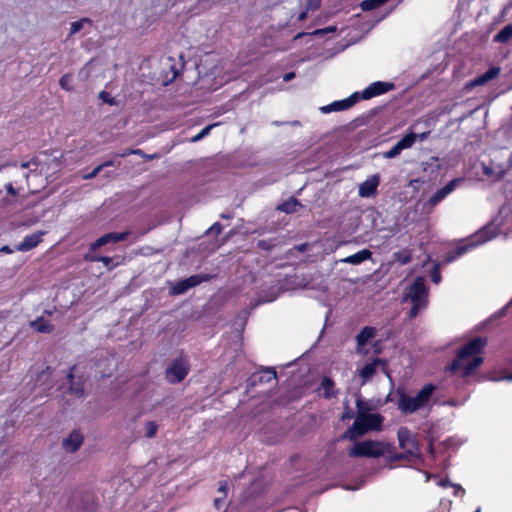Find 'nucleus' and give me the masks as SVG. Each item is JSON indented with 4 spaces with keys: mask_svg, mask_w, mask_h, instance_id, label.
<instances>
[{
    "mask_svg": "<svg viewBox=\"0 0 512 512\" xmlns=\"http://www.w3.org/2000/svg\"><path fill=\"white\" fill-rule=\"evenodd\" d=\"M333 385V382L329 378H324L322 380L321 389L325 398L329 399L335 396Z\"/></svg>",
    "mask_w": 512,
    "mask_h": 512,
    "instance_id": "obj_27",
    "label": "nucleus"
},
{
    "mask_svg": "<svg viewBox=\"0 0 512 512\" xmlns=\"http://www.w3.org/2000/svg\"><path fill=\"white\" fill-rule=\"evenodd\" d=\"M159 429V424L154 420H147L143 424L144 437L151 439L156 436Z\"/></svg>",
    "mask_w": 512,
    "mask_h": 512,
    "instance_id": "obj_24",
    "label": "nucleus"
},
{
    "mask_svg": "<svg viewBox=\"0 0 512 512\" xmlns=\"http://www.w3.org/2000/svg\"><path fill=\"white\" fill-rule=\"evenodd\" d=\"M447 403H448L449 405H452V406H457V405H459V404H458L457 402H455V401H448Z\"/></svg>",
    "mask_w": 512,
    "mask_h": 512,
    "instance_id": "obj_52",
    "label": "nucleus"
},
{
    "mask_svg": "<svg viewBox=\"0 0 512 512\" xmlns=\"http://www.w3.org/2000/svg\"><path fill=\"white\" fill-rule=\"evenodd\" d=\"M6 189H7L8 193H10L11 195L16 194V190L14 189V187L11 183L6 185Z\"/></svg>",
    "mask_w": 512,
    "mask_h": 512,
    "instance_id": "obj_46",
    "label": "nucleus"
},
{
    "mask_svg": "<svg viewBox=\"0 0 512 512\" xmlns=\"http://www.w3.org/2000/svg\"><path fill=\"white\" fill-rule=\"evenodd\" d=\"M431 280L435 283V284H438L441 280V275H440V272L438 270V268H435L432 272V275H431Z\"/></svg>",
    "mask_w": 512,
    "mask_h": 512,
    "instance_id": "obj_41",
    "label": "nucleus"
},
{
    "mask_svg": "<svg viewBox=\"0 0 512 512\" xmlns=\"http://www.w3.org/2000/svg\"><path fill=\"white\" fill-rule=\"evenodd\" d=\"M463 182V178H456L450 181L441 189L437 190L427 201V205L435 207L441 201H443L448 195H450L459 185Z\"/></svg>",
    "mask_w": 512,
    "mask_h": 512,
    "instance_id": "obj_10",
    "label": "nucleus"
},
{
    "mask_svg": "<svg viewBox=\"0 0 512 512\" xmlns=\"http://www.w3.org/2000/svg\"><path fill=\"white\" fill-rule=\"evenodd\" d=\"M500 73L499 67H491L488 71H486L484 74L480 75L476 79H474L471 82V86H479L484 85L488 81L496 78Z\"/></svg>",
    "mask_w": 512,
    "mask_h": 512,
    "instance_id": "obj_21",
    "label": "nucleus"
},
{
    "mask_svg": "<svg viewBox=\"0 0 512 512\" xmlns=\"http://www.w3.org/2000/svg\"><path fill=\"white\" fill-rule=\"evenodd\" d=\"M129 235V232H122V233H107L100 238H98L94 243L91 244L90 249L92 251H95L99 247L106 245L108 243H116L123 241L127 238Z\"/></svg>",
    "mask_w": 512,
    "mask_h": 512,
    "instance_id": "obj_17",
    "label": "nucleus"
},
{
    "mask_svg": "<svg viewBox=\"0 0 512 512\" xmlns=\"http://www.w3.org/2000/svg\"><path fill=\"white\" fill-rule=\"evenodd\" d=\"M102 165H104V168H105V167L114 165V162L113 161H107V162L103 163Z\"/></svg>",
    "mask_w": 512,
    "mask_h": 512,
    "instance_id": "obj_50",
    "label": "nucleus"
},
{
    "mask_svg": "<svg viewBox=\"0 0 512 512\" xmlns=\"http://www.w3.org/2000/svg\"><path fill=\"white\" fill-rule=\"evenodd\" d=\"M387 1L388 0H364L361 2L360 7L363 11H370L381 6Z\"/></svg>",
    "mask_w": 512,
    "mask_h": 512,
    "instance_id": "obj_28",
    "label": "nucleus"
},
{
    "mask_svg": "<svg viewBox=\"0 0 512 512\" xmlns=\"http://www.w3.org/2000/svg\"><path fill=\"white\" fill-rule=\"evenodd\" d=\"M222 230V227L219 223H215L211 228L210 231L215 232L216 234H219Z\"/></svg>",
    "mask_w": 512,
    "mask_h": 512,
    "instance_id": "obj_42",
    "label": "nucleus"
},
{
    "mask_svg": "<svg viewBox=\"0 0 512 512\" xmlns=\"http://www.w3.org/2000/svg\"><path fill=\"white\" fill-rule=\"evenodd\" d=\"M391 446L379 441H363L357 442L350 449L349 455L352 457H371L377 458L390 452Z\"/></svg>",
    "mask_w": 512,
    "mask_h": 512,
    "instance_id": "obj_6",
    "label": "nucleus"
},
{
    "mask_svg": "<svg viewBox=\"0 0 512 512\" xmlns=\"http://www.w3.org/2000/svg\"><path fill=\"white\" fill-rule=\"evenodd\" d=\"M293 77H294V73H293V72H290V73H287V74H285V75H284L283 80H284L285 82H288V81H290Z\"/></svg>",
    "mask_w": 512,
    "mask_h": 512,
    "instance_id": "obj_47",
    "label": "nucleus"
},
{
    "mask_svg": "<svg viewBox=\"0 0 512 512\" xmlns=\"http://www.w3.org/2000/svg\"><path fill=\"white\" fill-rule=\"evenodd\" d=\"M436 391V386L428 383L425 384L416 394L399 393L398 409L403 414H413L419 410L426 409L430 406L432 396Z\"/></svg>",
    "mask_w": 512,
    "mask_h": 512,
    "instance_id": "obj_3",
    "label": "nucleus"
},
{
    "mask_svg": "<svg viewBox=\"0 0 512 512\" xmlns=\"http://www.w3.org/2000/svg\"><path fill=\"white\" fill-rule=\"evenodd\" d=\"M110 362H111L112 364H115V361H114V359H113V358H112V359H110Z\"/></svg>",
    "mask_w": 512,
    "mask_h": 512,
    "instance_id": "obj_57",
    "label": "nucleus"
},
{
    "mask_svg": "<svg viewBox=\"0 0 512 512\" xmlns=\"http://www.w3.org/2000/svg\"><path fill=\"white\" fill-rule=\"evenodd\" d=\"M322 0H306V9L307 11H314L318 9L321 5Z\"/></svg>",
    "mask_w": 512,
    "mask_h": 512,
    "instance_id": "obj_38",
    "label": "nucleus"
},
{
    "mask_svg": "<svg viewBox=\"0 0 512 512\" xmlns=\"http://www.w3.org/2000/svg\"><path fill=\"white\" fill-rule=\"evenodd\" d=\"M395 261L404 265L411 261V255L408 252H396L393 254Z\"/></svg>",
    "mask_w": 512,
    "mask_h": 512,
    "instance_id": "obj_32",
    "label": "nucleus"
},
{
    "mask_svg": "<svg viewBox=\"0 0 512 512\" xmlns=\"http://www.w3.org/2000/svg\"><path fill=\"white\" fill-rule=\"evenodd\" d=\"M483 172L486 176L494 178V179H500L503 177V170L500 168L494 169L492 167L483 165Z\"/></svg>",
    "mask_w": 512,
    "mask_h": 512,
    "instance_id": "obj_29",
    "label": "nucleus"
},
{
    "mask_svg": "<svg viewBox=\"0 0 512 512\" xmlns=\"http://www.w3.org/2000/svg\"><path fill=\"white\" fill-rule=\"evenodd\" d=\"M454 487V490H455V495H463L464 494V489L459 486V485H453Z\"/></svg>",
    "mask_w": 512,
    "mask_h": 512,
    "instance_id": "obj_44",
    "label": "nucleus"
},
{
    "mask_svg": "<svg viewBox=\"0 0 512 512\" xmlns=\"http://www.w3.org/2000/svg\"><path fill=\"white\" fill-rule=\"evenodd\" d=\"M335 31H336V26H329V27H326L323 29H317V30L313 31L312 35L319 36V35H324L327 33H333Z\"/></svg>",
    "mask_w": 512,
    "mask_h": 512,
    "instance_id": "obj_39",
    "label": "nucleus"
},
{
    "mask_svg": "<svg viewBox=\"0 0 512 512\" xmlns=\"http://www.w3.org/2000/svg\"><path fill=\"white\" fill-rule=\"evenodd\" d=\"M307 12H308V11L306 10L305 12L300 13V14L298 15V20H299V21H304V20L306 19V17H307Z\"/></svg>",
    "mask_w": 512,
    "mask_h": 512,
    "instance_id": "obj_48",
    "label": "nucleus"
},
{
    "mask_svg": "<svg viewBox=\"0 0 512 512\" xmlns=\"http://www.w3.org/2000/svg\"><path fill=\"white\" fill-rule=\"evenodd\" d=\"M0 252H2V253H11L12 250L10 249L9 246H3V247L0 248Z\"/></svg>",
    "mask_w": 512,
    "mask_h": 512,
    "instance_id": "obj_49",
    "label": "nucleus"
},
{
    "mask_svg": "<svg viewBox=\"0 0 512 512\" xmlns=\"http://www.w3.org/2000/svg\"><path fill=\"white\" fill-rule=\"evenodd\" d=\"M104 168V165H98L96 168H94L90 173L88 174H84L82 176L83 179L85 180H88V179H93L95 178Z\"/></svg>",
    "mask_w": 512,
    "mask_h": 512,
    "instance_id": "obj_37",
    "label": "nucleus"
},
{
    "mask_svg": "<svg viewBox=\"0 0 512 512\" xmlns=\"http://www.w3.org/2000/svg\"><path fill=\"white\" fill-rule=\"evenodd\" d=\"M84 442V436L79 430L71 431L61 441V447L66 453L77 452Z\"/></svg>",
    "mask_w": 512,
    "mask_h": 512,
    "instance_id": "obj_13",
    "label": "nucleus"
},
{
    "mask_svg": "<svg viewBox=\"0 0 512 512\" xmlns=\"http://www.w3.org/2000/svg\"><path fill=\"white\" fill-rule=\"evenodd\" d=\"M397 438L399 446L404 452L412 458H418L420 456V448L416 438V435L412 433L408 428L401 427L397 432Z\"/></svg>",
    "mask_w": 512,
    "mask_h": 512,
    "instance_id": "obj_7",
    "label": "nucleus"
},
{
    "mask_svg": "<svg viewBox=\"0 0 512 512\" xmlns=\"http://www.w3.org/2000/svg\"><path fill=\"white\" fill-rule=\"evenodd\" d=\"M86 23H90V20L87 19V18H83L79 21H75L71 24V28H70V34H76L78 33L82 28L83 26L86 24Z\"/></svg>",
    "mask_w": 512,
    "mask_h": 512,
    "instance_id": "obj_34",
    "label": "nucleus"
},
{
    "mask_svg": "<svg viewBox=\"0 0 512 512\" xmlns=\"http://www.w3.org/2000/svg\"><path fill=\"white\" fill-rule=\"evenodd\" d=\"M188 373L187 361L183 358L175 360L166 370V378L170 383L182 381Z\"/></svg>",
    "mask_w": 512,
    "mask_h": 512,
    "instance_id": "obj_9",
    "label": "nucleus"
},
{
    "mask_svg": "<svg viewBox=\"0 0 512 512\" xmlns=\"http://www.w3.org/2000/svg\"><path fill=\"white\" fill-rule=\"evenodd\" d=\"M100 97L105 101V102H108L109 104H113V100L110 99L108 97V94H106L105 92H101L100 93Z\"/></svg>",
    "mask_w": 512,
    "mask_h": 512,
    "instance_id": "obj_45",
    "label": "nucleus"
},
{
    "mask_svg": "<svg viewBox=\"0 0 512 512\" xmlns=\"http://www.w3.org/2000/svg\"><path fill=\"white\" fill-rule=\"evenodd\" d=\"M383 421V416L378 413L367 412L364 410L363 403L357 401V417L344 436L350 440H355L369 431H379L382 428Z\"/></svg>",
    "mask_w": 512,
    "mask_h": 512,
    "instance_id": "obj_2",
    "label": "nucleus"
},
{
    "mask_svg": "<svg viewBox=\"0 0 512 512\" xmlns=\"http://www.w3.org/2000/svg\"><path fill=\"white\" fill-rule=\"evenodd\" d=\"M217 125H218V123H214V124L206 126L198 134H196L195 136L192 137L191 142H198V141L202 140L204 137H206L210 133L211 129Z\"/></svg>",
    "mask_w": 512,
    "mask_h": 512,
    "instance_id": "obj_31",
    "label": "nucleus"
},
{
    "mask_svg": "<svg viewBox=\"0 0 512 512\" xmlns=\"http://www.w3.org/2000/svg\"><path fill=\"white\" fill-rule=\"evenodd\" d=\"M259 381L266 383L276 381V372L273 369L263 370L259 375Z\"/></svg>",
    "mask_w": 512,
    "mask_h": 512,
    "instance_id": "obj_30",
    "label": "nucleus"
},
{
    "mask_svg": "<svg viewBox=\"0 0 512 512\" xmlns=\"http://www.w3.org/2000/svg\"><path fill=\"white\" fill-rule=\"evenodd\" d=\"M411 460L412 457H409L405 452L404 453H398L391 457V461H401V460Z\"/></svg>",
    "mask_w": 512,
    "mask_h": 512,
    "instance_id": "obj_40",
    "label": "nucleus"
},
{
    "mask_svg": "<svg viewBox=\"0 0 512 512\" xmlns=\"http://www.w3.org/2000/svg\"><path fill=\"white\" fill-rule=\"evenodd\" d=\"M303 35H304L303 33H299V34H297V35H296V38H300V37H302Z\"/></svg>",
    "mask_w": 512,
    "mask_h": 512,
    "instance_id": "obj_55",
    "label": "nucleus"
},
{
    "mask_svg": "<svg viewBox=\"0 0 512 512\" xmlns=\"http://www.w3.org/2000/svg\"><path fill=\"white\" fill-rule=\"evenodd\" d=\"M379 368L386 373V362L379 358H375L371 362L365 364L362 368L358 369V375L362 380L361 384L368 382Z\"/></svg>",
    "mask_w": 512,
    "mask_h": 512,
    "instance_id": "obj_12",
    "label": "nucleus"
},
{
    "mask_svg": "<svg viewBox=\"0 0 512 512\" xmlns=\"http://www.w3.org/2000/svg\"><path fill=\"white\" fill-rule=\"evenodd\" d=\"M380 183V177L379 175L375 174L370 176L368 179H366L363 183L359 185L358 194L361 197H371L373 196L376 191L377 187Z\"/></svg>",
    "mask_w": 512,
    "mask_h": 512,
    "instance_id": "obj_16",
    "label": "nucleus"
},
{
    "mask_svg": "<svg viewBox=\"0 0 512 512\" xmlns=\"http://www.w3.org/2000/svg\"><path fill=\"white\" fill-rule=\"evenodd\" d=\"M486 343V339L482 337H476L467 343L458 352L455 361L451 365V370L458 372L463 377L473 373L483 362L479 353L485 347Z\"/></svg>",
    "mask_w": 512,
    "mask_h": 512,
    "instance_id": "obj_1",
    "label": "nucleus"
},
{
    "mask_svg": "<svg viewBox=\"0 0 512 512\" xmlns=\"http://www.w3.org/2000/svg\"><path fill=\"white\" fill-rule=\"evenodd\" d=\"M490 380L491 381H494V382H499V381H508V382H512V373H502V374H498V373H493L491 376H490Z\"/></svg>",
    "mask_w": 512,
    "mask_h": 512,
    "instance_id": "obj_33",
    "label": "nucleus"
},
{
    "mask_svg": "<svg viewBox=\"0 0 512 512\" xmlns=\"http://www.w3.org/2000/svg\"><path fill=\"white\" fill-rule=\"evenodd\" d=\"M375 336V329L372 327H365L357 336V348L361 351L363 347Z\"/></svg>",
    "mask_w": 512,
    "mask_h": 512,
    "instance_id": "obj_22",
    "label": "nucleus"
},
{
    "mask_svg": "<svg viewBox=\"0 0 512 512\" xmlns=\"http://www.w3.org/2000/svg\"><path fill=\"white\" fill-rule=\"evenodd\" d=\"M30 326L39 333H51L54 330V326L44 316L31 321Z\"/></svg>",
    "mask_w": 512,
    "mask_h": 512,
    "instance_id": "obj_20",
    "label": "nucleus"
},
{
    "mask_svg": "<svg viewBox=\"0 0 512 512\" xmlns=\"http://www.w3.org/2000/svg\"><path fill=\"white\" fill-rule=\"evenodd\" d=\"M428 289L422 277L416 278L410 286L408 292L404 296V301H410L412 308L409 312L410 318H414L417 314L427 307Z\"/></svg>",
    "mask_w": 512,
    "mask_h": 512,
    "instance_id": "obj_4",
    "label": "nucleus"
},
{
    "mask_svg": "<svg viewBox=\"0 0 512 512\" xmlns=\"http://www.w3.org/2000/svg\"><path fill=\"white\" fill-rule=\"evenodd\" d=\"M372 252L368 249H363L353 255L347 256L340 260L342 263L358 265L362 262L371 259Z\"/></svg>",
    "mask_w": 512,
    "mask_h": 512,
    "instance_id": "obj_19",
    "label": "nucleus"
},
{
    "mask_svg": "<svg viewBox=\"0 0 512 512\" xmlns=\"http://www.w3.org/2000/svg\"><path fill=\"white\" fill-rule=\"evenodd\" d=\"M351 415L350 413L346 412L343 414L342 418L345 419V418H349Z\"/></svg>",
    "mask_w": 512,
    "mask_h": 512,
    "instance_id": "obj_53",
    "label": "nucleus"
},
{
    "mask_svg": "<svg viewBox=\"0 0 512 512\" xmlns=\"http://www.w3.org/2000/svg\"><path fill=\"white\" fill-rule=\"evenodd\" d=\"M360 98L358 92L353 93L348 98L343 100L334 101L328 105L320 107V111L324 114H328L336 111H344L351 108Z\"/></svg>",
    "mask_w": 512,
    "mask_h": 512,
    "instance_id": "obj_11",
    "label": "nucleus"
},
{
    "mask_svg": "<svg viewBox=\"0 0 512 512\" xmlns=\"http://www.w3.org/2000/svg\"><path fill=\"white\" fill-rule=\"evenodd\" d=\"M129 154H130L129 151H125V152L121 153L120 156L121 157H125V156H127Z\"/></svg>",
    "mask_w": 512,
    "mask_h": 512,
    "instance_id": "obj_54",
    "label": "nucleus"
},
{
    "mask_svg": "<svg viewBox=\"0 0 512 512\" xmlns=\"http://www.w3.org/2000/svg\"><path fill=\"white\" fill-rule=\"evenodd\" d=\"M299 206H301L300 203L296 199L291 198V199L283 202L281 205H279L278 209L285 213H293V212L297 211V208Z\"/></svg>",
    "mask_w": 512,
    "mask_h": 512,
    "instance_id": "obj_26",
    "label": "nucleus"
},
{
    "mask_svg": "<svg viewBox=\"0 0 512 512\" xmlns=\"http://www.w3.org/2000/svg\"><path fill=\"white\" fill-rule=\"evenodd\" d=\"M428 134L429 132H423L421 134L411 132L405 135L390 150L384 152L383 157L386 159L397 157L403 150L411 148L417 139L424 141L428 137Z\"/></svg>",
    "mask_w": 512,
    "mask_h": 512,
    "instance_id": "obj_8",
    "label": "nucleus"
},
{
    "mask_svg": "<svg viewBox=\"0 0 512 512\" xmlns=\"http://www.w3.org/2000/svg\"><path fill=\"white\" fill-rule=\"evenodd\" d=\"M203 280H205L200 275H193L190 276L187 279L181 280L178 283H176L174 286L171 287V294L173 295H180L188 291L190 288L195 287L196 285L200 284Z\"/></svg>",
    "mask_w": 512,
    "mask_h": 512,
    "instance_id": "obj_15",
    "label": "nucleus"
},
{
    "mask_svg": "<svg viewBox=\"0 0 512 512\" xmlns=\"http://www.w3.org/2000/svg\"><path fill=\"white\" fill-rule=\"evenodd\" d=\"M33 165H36V161L35 160H31V161H28V162H23L21 164V167L26 169V168H30Z\"/></svg>",
    "mask_w": 512,
    "mask_h": 512,
    "instance_id": "obj_43",
    "label": "nucleus"
},
{
    "mask_svg": "<svg viewBox=\"0 0 512 512\" xmlns=\"http://www.w3.org/2000/svg\"><path fill=\"white\" fill-rule=\"evenodd\" d=\"M393 89V84L389 82L377 81L370 84L361 93L362 99H371L375 96L382 95Z\"/></svg>",
    "mask_w": 512,
    "mask_h": 512,
    "instance_id": "obj_14",
    "label": "nucleus"
},
{
    "mask_svg": "<svg viewBox=\"0 0 512 512\" xmlns=\"http://www.w3.org/2000/svg\"><path fill=\"white\" fill-rule=\"evenodd\" d=\"M43 235L44 232L42 231L27 235L23 241L16 246V250L27 252L35 248L41 242Z\"/></svg>",
    "mask_w": 512,
    "mask_h": 512,
    "instance_id": "obj_18",
    "label": "nucleus"
},
{
    "mask_svg": "<svg viewBox=\"0 0 512 512\" xmlns=\"http://www.w3.org/2000/svg\"><path fill=\"white\" fill-rule=\"evenodd\" d=\"M71 80H72V77L69 75V74H65L61 77V79L59 80V84L60 86L67 90V91H70L72 89L70 83H71Z\"/></svg>",
    "mask_w": 512,
    "mask_h": 512,
    "instance_id": "obj_35",
    "label": "nucleus"
},
{
    "mask_svg": "<svg viewBox=\"0 0 512 512\" xmlns=\"http://www.w3.org/2000/svg\"><path fill=\"white\" fill-rule=\"evenodd\" d=\"M86 258L91 261L101 262L105 266H109L112 262V258L107 257V256H93V257L86 256Z\"/></svg>",
    "mask_w": 512,
    "mask_h": 512,
    "instance_id": "obj_36",
    "label": "nucleus"
},
{
    "mask_svg": "<svg viewBox=\"0 0 512 512\" xmlns=\"http://www.w3.org/2000/svg\"><path fill=\"white\" fill-rule=\"evenodd\" d=\"M227 491H228V483L226 481H222L220 482V485H219V488H218V493H219V496H217L215 499H214V507L215 509L219 510L222 508V505H223V502L227 496Z\"/></svg>",
    "mask_w": 512,
    "mask_h": 512,
    "instance_id": "obj_23",
    "label": "nucleus"
},
{
    "mask_svg": "<svg viewBox=\"0 0 512 512\" xmlns=\"http://www.w3.org/2000/svg\"><path fill=\"white\" fill-rule=\"evenodd\" d=\"M100 373H101L102 375H109L108 373H106V372H105V371H103V370H100Z\"/></svg>",
    "mask_w": 512,
    "mask_h": 512,
    "instance_id": "obj_56",
    "label": "nucleus"
},
{
    "mask_svg": "<svg viewBox=\"0 0 512 512\" xmlns=\"http://www.w3.org/2000/svg\"><path fill=\"white\" fill-rule=\"evenodd\" d=\"M498 234V229L494 224H489L480 231H478L469 241L466 245H461L457 247L454 254L446 255L444 258L445 263H450L454 261L456 258L460 257L464 253H466L468 250L476 247L477 245L483 244Z\"/></svg>",
    "mask_w": 512,
    "mask_h": 512,
    "instance_id": "obj_5",
    "label": "nucleus"
},
{
    "mask_svg": "<svg viewBox=\"0 0 512 512\" xmlns=\"http://www.w3.org/2000/svg\"><path fill=\"white\" fill-rule=\"evenodd\" d=\"M129 153L140 155L142 153L141 150H130Z\"/></svg>",
    "mask_w": 512,
    "mask_h": 512,
    "instance_id": "obj_51",
    "label": "nucleus"
},
{
    "mask_svg": "<svg viewBox=\"0 0 512 512\" xmlns=\"http://www.w3.org/2000/svg\"><path fill=\"white\" fill-rule=\"evenodd\" d=\"M512 38V24L506 25L501 29L495 36L494 41L499 43H505Z\"/></svg>",
    "mask_w": 512,
    "mask_h": 512,
    "instance_id": "obj_25",
    "label": "nucleus"
}]
</instances>
